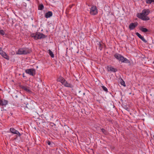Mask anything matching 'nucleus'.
Listing matches in <instances>:
<instances>
[{"label":"nucleus","mask_w":154,"mask_h":154,"mask_svg":"<svg viewBox=\"0 0 154 154\" xmlns=\"http://www.w3.org/2000/svg\"><path fill=\"white\" fill-rule=\"evenodd\" d=\"M150 12V10L149 9L143 10L141 13H138L137 16L143 20L146 21L149 20V18L147 16Z\"/></svg>","instance_id":"f257e3e1"},{"label":"nucleus","mask_w":154,"mask_h":154,"mask_svg":"<svg viewBox=\"0 0 154 154\" xmlns=\"http://www.w3.org/2000/svg\"><path fill=\"white\" fill-rule=\"evenodd\" d=\"M57 80L58 82H61L63 85L66 87L70 88L73 87L72 84L68 83L65 79L61 76H59L57 78Z\"/></svg>","instance_id":"f03ea898"},{"label":"nucleus","mask_w":154,"mask_h":154,"mask_svg":"<svg viewBox=\"0 0 154 154\" xmlns=\"http://www.w3.org/2000/svg\"><path fill=\"white\" fill-rule=\"evenodd\" d=\"M114 56L119 61H121L122 63H130V61L128 60L119 54H114Z\"/></svg>","instance_id":"7ed1b4c3"},{"label":"nucleus","mask_w":154,"mask_h":154,"mask_svg":"<svg viewBox=\"0 0 154 154\" xmlns=\"http://www.w3.org/2000/svg\"><path fill=\"white\" fill-rule=\"evenodd\" d=\"M31 36L33 37L35 40L45 38L47 37L45 35L39 32H37L36 34L33 33L31 34Z\"/></svg>","instance_id":"20e7f679"},{"label":"nucleus","mask_w":154,"mask_h":154,"mask_svg":"<svg viewBox=\"0 0 154 154\" xmlns=\"http://www.w3.org/2000/svg\"><path fill=\"white\" fill-rule=\"evenodd\" d=\"M35 104L34 101H31L26 105V108L29 110H32L35 108Z\"/></svg>","instance_id":"39448f33"},{"label":"nucleus","mask_w":154,"mask_h":154,"mask_svg":"<svg viewBox=\"0 0 154 154\" xmlns=\"http://www.w3.org/2000/svg\"><path fill=\"white\" fill-rule=\"evenodd\" d=\"M25 72L26 73L32 76H34L35 75V70L34 68L26 69Z\"/></svg>","instance_id":"423d86ee"},{"label":"nucleus","mask_w":154,"mask_h":154,"mask_svg":"<svg viewBox=\"0 0 154 154\" xmlns=\"http://www.w3.org/2000/svg\"><path fill=\"white\" fill-rule=\"evenodd\" d=\"M90 13L92 15H95L97 13V10L96 7L94 5L92 6L90 9Z\"/></svg>","instance_id":"0eeeda50"},{"label":"nucleus","mask_w":154,"mask_h":154,"mask_svg":"<svg viewBox=\"0 0 154 154\" xmlns=\"http://www.w3.org/2000/svg\"><path fill=\"white\" fill-rule=\"evenodd\" d=\"M10 131L12 133L17 134L18 136L20 137L21 134L18 131L15 130L14 128H11L10 129Z\"/></svg>","instance_id":"6e6552de"},{"label":"nucleus","mask_w":154,"mask_h":154,"mask_svg":"<svg viewBox=\"0 0 154 154\" xmlns=\"http://www.w3.org/2000/svg\"><path fill=\"white\" fill-rule=\"evenodd\" d=\"M8 103V101L7 100L1 99H0V106H5Z\"/></svg>","instance_id":"1a4fd4ad"},{"label":"nucleus","mask_w":154,"mask_h":154,"mask_svg":"<svg viewBox=\"0 0 154 154\" xmlns=\"http://www.w3.org/2000/svg\"><path fill=\"white\" fill-rule=\"evenodd\" d=\"M137 25L138 23L137 22L131 23L129 25V29L131 30H133L134 29L136 26H137Z\"/></svg>","instance_id":"9d476101"},{"label":"nucleus","mask_w":154,"mask_h":154,"mask_svg":"<svg viewBox=\"0 0 154 154\" xmlns=\"http://www.w3.org/2000/svg\"><path fill=\"white\" fill-rule=\"evenodd\" d=\"M106 68L108 71H111V72H115L117 70L116 69L113 68L111 65L107 66Z\"/></svg>","instance_id":"9b49d317"},{"label":"nucleus","mask_w":154,"mask_h":154,"mask_svg":"<svg viewBox=\"0 0 154 154\" xmlns=\"http://www.w3.org/2000/svg\"><path fill=\"white\" fill-rule=\"evenodd\" d=\"M24 54H29L31 52V49L28 48H23Z\"/></svg>","instance_id":"f8f14e48"},{"label":"nucleus","mask_w":154,"mask_h":154,"mask_svg":"<svg viewBox=\"0 0 154 154\" xmlns=\"http://www.w3.org/2000/svg\"><path fill=\"white\" fill-rule=\"evenodd\" d=\"M136 34L144 43H147V41L144 39V37H143L142 36H141V35L138 32H136Z\"/></svg>","instance_id":"ddd939ff"},{"label":"nucleus","mask_w":154,"mask_h":154,"mask_svg":"<svg viewBox=\"0 0 154 154\" xmlns=\"http://www.w3.org/2000/svg\"><path fill=\"white\" fill-rule=\"evenodd\" d=\"M53 15L52 12L51 11H49L45 14V17L46 18H48L52 16Z\"/></svg>","instance_id":"4468645a"},{"label":"nucleus","mask_w":154,"mask_h":154,"mask_svg":"<svg viewBox=\"0 0 154 154\" xmlns=\"http://www.w3.org/2000/svg\"><path fill=\"white\" fill-rule=\"evenodd\" d=\"M21 88L22 89L24 90L27 92L30 93L31 91L29 89V88L26 86H22Z\"/></svg>","instance_id":"2eb2a0df"},{"label":"nucleus","mask_w":154,"mask_h":154,"mask_svg":"<svg viewBox=\"0 0 154 154\" xmlns=\"http://www.w3.org/2000/svg\"><path fill=\"white\" fill-rule=\"evenodd\" d=\"M16 54H24L23 48H19Z\"/></svg>","instance_id":"dca6fc26"},{"label":"nucleus","mask_w":154,"mask_h":154,"mask_svg":"<svg viewBox=\"0 0 154 154\" xmlns=\"http://www.w3.org/2000/svg\"><path fill=\"white\" fill-rule=\"evenodd\" d=\"M49 54L50 56L52 58L54 57V54H53V52L50 49L48 50Z\"/></svg>","instance_id":"f3484780"},{"label":"nucleus","mask_w":154,"mask_h":154,"mask_svg":"<svg viewBox=\"0 0 154 154\" xmlns=\"http://www.w3.org/2000/svg\"><path fill=\"white\" fill-rule=\"evenodd\" d=\"M38 8L39 10H42L44 8V6L42 4H40L38 6Z\"/></svg>","instance_id":"a211bd4d"},{"label":"nucleus","mask_w":154,"mask_h":154,"mask_svg":"<svg viewBox=\"0 0 154 154\" xmlns=\"http://www.w3.org/2000/svg\"><path fill=\"white\" fill-rule=\"evenodd\" d=\"M140 29L142 32H146L148 31V30L146 28L143 27H141Z\"/></svg>","instance_id":"6ab92c4d"},{"label":"nucleus","mask_w":154,"mask_h":154,"mask_svg":"<svg viewBox=\"0 0 154 154\" xmlns=\"http://www.w3.org/2000/svg\"><path fill=\"white\" fill-rule=\"evenodd\" d=\"M146 2L147 4H151L152 2H154V0H146Z\"/></svg>","instance_id":"aec40b11"},{"label":"nucleus","mask_w":154,"mask_h":154,"mask_svg":"<svg viewBox=\"0 0 154 154\" xmlns=\"http://www.w3.org/2000/svg\"><path fill=\"white\" fill-rule=\"evenodd\" d=\"M3 57L7 60L9 59V57L7 55L6 53L3 56Z\"/></svg>","instance_id":"412c9836"},{"label":"nucleus","mask_w":154,"mask_h":154,"mask_svg":"<svg viewBox=\"0 0 154 154\" xmlns=\"http://www.w3.org/2000/svg\"><path fill=\"white\" fill-rule=\"evenodd\" d=\"M102 132L104 134H107V131L104 128L101 129Z\"/></svg>","instance_id":"4be33fe9"},{"label":"nucleus","mask_w":154,"mask_h":154,"mask_svg":"<svg viewBox=\"0 0 154 154\" xmlns=\"http://www.w3.org/2000/svg\"><path fill=\"white\" fill-rule=\"evenodd\" d=\"M5 34V32L4 31L0 29V35H4Z\"/></svg>","instance_id":"5701e85b"},{"label":"nucleus","mask_w":154,"mask_h":154,"mask_svg":"<svg viewBox=\"0 0 154 154\" xmlns=\"http://www.w3.org/2000/svg\"><path fill=\"white\" fill-rule=\"evenodd\" d=\"M5 52L3 51L2 50L0 49V54H1L2 57L3 55L5 54Z\"/></svg>","instance_id":"b1692460"},{"label":"nucleus","mask_w":154,"mask_h":154,"mask_svg":"<svg viewBox=\"0 0 154 154\" xmlns=\"http://www.w3.org/2000/svg\"><path fill=\"white\" fill-rule=\"evenodd\" d=\"M98 45H99V49L100 50H101L102 49V44L100 42H98Z\"/></svg>","instance_id":"393cba45"},{"label":"nucleus","mask_w":154,"mask_h":154,"mask_svg":"<svg viewBox=\"0 0 154 154\" xmlns=\"http://www.w3.org/2000/svg\"><path fill=\"white\" fill-rule=\"evenodd\" d=\"M102 88L103 89L104 91L106 92H107L108 91V89H107L104 86H102Z\"/></svg>","instance_id":"a878e982"},{"label":"nucleus","mask_w":154,"mask_h":154,"mask_svg":"<svg viewBox=\"0 0 154 154\" xmlns=\"http://www.w3.org/2000/svg\"><path fill=\"white\" fill-rule=\"evenodd\" d=\"M122 80V82H121V84L122 85L124 86H125V82L123 80Z\"/></svg>","instance_id":"bb28decb"},{"label":"nucleus","mask_w":154,"mask_h":154,"mask_svg":"<svg viewBox=\"0 0 154 154\" xmlns=\"http://www.w3.org/2000/svg\"><path fill=\"white\" fill-rule=\"evenodd\" d=\"M47 143L48 145H50L51 144V142L49 141H48Z\"/></svg>","instance_id":"cd10ccee"},{"label":"nucleus","mask_w":154,"mask_h":154,"mask_svg":"<svg viewBox=\"0 0 154 154\" xmlns=\"http://www.w3.org/2000/svg\"><path fill=\"white\" fill-rule=\"evenodd\" d=\"M12 115V113H11V115Z\"/></svg>","instance_id":"c85d7f7f"},{"label":"nucleus","mask_w":154,"mask_h":154,"mask_svg":"<svg viewBox=\"0 0 154 154\" xmlns=\"http://www.w3.org/2000/svg\"><path fill=\"white\" fill-rule=\"evenodd\" d=\"M25 76H24V75H23V77H24Z\"/></svg>","instance_id":"c756f323"}]
</instances>
